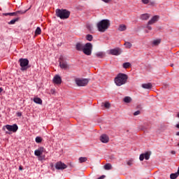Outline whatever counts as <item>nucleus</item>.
<instances>
[{
  "instance_id": "obj_1",
  "label": "nucleus",
  "mask_w": 179,
  "mask_h": 179,
  "mask_svg": "<svg viewBox=\"0 0 179 179\" xmlns=\"http://www.w3.org/2000/svg\"><path fill=\"white\" fill-rule=\"evenodd\" d=\"M128 80V75L122 73H120L115 78V83L116 86H122L125 85Z\"/></svg>"
},
{
  "instance_id": "obj_2",
  "label": "nucleus",
  "mask_w": 179,
  "mask_h": 179,
  "mask_svg": "<svg viewBox=\"0 0 179 179\" xmlns=\"http://www.w3.org/2000/svg\"><path fill=\"white\" fill-rule=\"evenodd\" d=\"M55 13L57 17H59V19H62L63 20H64V19H69V16H71V11L63 8L56 9Z\"/></svg>"
},
{
  "instance_id": "obj_3",
  "label": "nucleus",
  "mask_w": 179,
  "mask_h": 179,
  "mask_svg": "<svg viewBox=\"0 0 179 179\" xmlns=\"http://www.w3.org/2000/svg\"><path fill=\"white\" fill-rule=\"evenodd\" d=\"M99 31L104 33L110 27V21L108 20H102L97 23Z\"/></svg>"
},
{
  "instance_id": "obj_4",
  "label": "nucleus",
  "mask_w": 179,
  "mask_h": 179,
  "mask_svg": "<svg viewBox=\"0 0 179 179\" xmlns=\"http://www.w3.org/2000/svg\"><path fill=\"white\" fill-rule=\"evenodd\" d=\"M18 62L20 66H21L20 71L22 72L27 71L29 68H31V66L29 64V59L20 58Z\"/></svg>"
},
{
  "instance_id": "obj_5",
  "label": "nucleus",
  "mask_w": 179,
  "mask_h": 179,
  "mask_svg": "<svg viewBox=\"0 0 179 179\" xmlns=\"http://www.w3.org/2000/svg\"><path fill=\"white\" fill-rule=\"evenodd\" d=\"M92 51H93V44L92 43H87L84 45L83 52L85 55H92Z\"/></svg>"
},
{
  "instance_id": "obj_6",
  "label": "nucleus",
  "mask_w": 179,
  "mask_h": 179,
  "mask_svg": "<svg viewBox=\"0 0 179 179\" xmlns=\"http://www.w3.org/2000/svg\"><path fill=\"white\" fill-rule=\"evenodd\" d=\"M59 66L62 69H68V63L66 62V59L62 56H61L59 59Z\"/></svg>"
},
{
  "instance_id": "obj_7",
  "label": "nucleus",
  "mask_w": 179,
  "mask_h": 179,
  "mask_svg": "<svg viewBox=\"0 0 179 179\" xmlns=\"http://www.w3.org/2000/svg\"><path fill=\"white\" fill-rule=\"evenodd\" d=\"M76 83L78 86H87V83H89V79H76Z\"/></svg>"
},
{
  "instance_id": "obj_8",
  "label": "nucleus",
  "mask_w": 179,
  "mask_h": 179,
  "mask_svg": "<svg viewBox=\"0 0 179 179\" xmlns=\"http://www.w3.org/2000/svg\"><path fill=\"white\" fill-rule=\"evenodd\" d=\"M5 127L10 132H17V129H19V127H17V124H14L13 125L7 124L5 126Z\"/></svg>"
},
{
  "instance_id": "obj_9",
  "label": "nucleus",
  "mask_w": 179,
  "mask_h": 179,
  "mask_svg": "<svg viewBox=\"0 0 179 179\" xmlns=\"http://www.w3.org/2000/svg\"><path fill=\"white\" fill-rule=\"evenodd\" d=\"M44 150H45V149H44V147H40L39 148L35 150L34 155L35 156H38V157H39V160H43V158L44 157L41 158V155H43Z\"/></svg>"
},
{
  "instance_id": "obj_10",
  "label": "nucleus",
  "mask_w": 179,
  "mask_h": 179,
  "mask_svg": "<svg viewBox=\"0 0 179 179\" xmlns=\"http://www.w3.org/2000/svg\"><path fill=\"white\" fill-rule=\"evenodd\" d=\"M121 52H122V50H121V48H114V49H111L110 51H109V54L110 55H121Z\"/></svg>"
},
{
  "instance_id": "obj_11",
  "label": "nucleus",
  "mask_w": 179,
  "mask_h": 179,
  "mask_svg": "<svg viewBox=\"0 0 179 179\" xmlns=\"http://www.w3.org/2000/svg\"><path fill=\"white\" fill-rule=\"evenodd\" d=\"M68 166L66 164H64L62 162H57L55 164V169L57 170H65Z\"/></svg>"
},
{
  "instance_id": "obj_12",
  "label": "nucleus",
  "mask_w": 179,
  "mask_h": 179,
  "mask_svg": "<svg viewBox=\"0 0 179 179\" xmlns=\"http://www.w3.org/2000/svg\"><path fill=\"white\" fill-rule=\"evenodd\" d=\"M139 159L141 162H143V160H149L150 159V152H146L145 153L141 154Z\"/></svg>"
},
{
  "instance_id": "obj_13",
  "label": "nucleus",
  "mask_w": 179,
  "mask_h": 179,
  "mask_svg": "<svg viewBox=\"0 0 179 179\" xmlns=\"http://www.w3.org/2000/svg\"><path fill=\"white\" fill-rule=\"evenodd\" d=\"M100 141L101 142H102V143H108L110 138L108 137V136H107V134H102L100 136Z\"/></svg>"
},
{
  "instance_id": "obj_14",
  "label": "nucleus",
  "mask_w": 179,
  "mask_h": 179,
  "mask_svg": "<svg viewBox=\"0 0 179 179\" xmlns=\"http://www.w3.org/2000/svg\"><path fill=\"white\" fill-rule=\"evenodd\" d=\"M53 83H55V85H61L62 83V78H61V76L59 75H56L53 78Z\"/></svg>"
},
{
  "instance_id": "obj_15",
  "label": "nucleus",
  "mask_w": 179,
  "mask_h": 179,
  "mask_svg": "<svg viewBox=\"0 0 179 179\" xmlns=\"http://www.w3.org/2000/svg\"><path fill=\"white\" fill-rule=\"evenodd\" d=\"M159 15H155L152 17L150 20L148 21V24H154L159 20Z\"/></svg>"
},
{
  "instance_id": "obj_16",
  "label": "nucleus",
  "mask_w": 179,
  "mask_h": 179,
  "mask_svg": "<svg viewBox=\"0 0 179 179\" xmlns=\"http://www.w3.org/2000/svg\"><path fill=\"white\" fill-rule=\"evenodd\" d=\"M85 47V45H83L82 43L78 42L76 44V50L77 51H83V48Z\"/></svg>"
},
{
  "instance_id": "obj_17",
  "label": "nucleus",
  "mask_w": 179,
  "mask_h": 179,
  "mask_svg": "<svg viewBox=\"0 0 179 179\" xmlns=\"http://www.w3.org/2000/svg\"><path fill=\"white\" fill-rule=\"evenodd\" d=\"M141 87H143V89H146L148 90H150V89H152L153 87V85H152V83H144V84H142Z\"/></svg>"
},
{
  "instance_id": "obj_18",
  "label": "nucleus",
  "mask_w": 179,
  "mask_h": 179,
  "mask_svg": "<svg viewBox=\"0 0 179 179\" xmlns=\"http://www.w3.org/2000/svg\"><path fill=\"white\" fill-rule=\"evenodd\" d=\"M150 17V14L145 13L141 15V20H148Z\"/></svg>"
},
{
  "instance_id": "obj_19",
  "label": "nucleus",
  "mask_w": 179,
  "mask_h": 179,
  "mask_svg": "<svg viewBox=\"0 0 179 179\" xmlns=\"http://www.w3.org/2000/svg\"><path fill=\"white\" fill-rule=\"evenodd\" d=\"M125 30H127V25L124 24L119 25V27H118L119 31H125Z\"/></svg>"
},
{
  "instance_id": "obj_20",
  "label": "nucleus",
  "mask_w": 179,
  "mask_h": 179,
  "mask_svg": "<svg viewBox=\"0 0 179 179\" xmlns=\"http://www.w3.org/2000/svg\"><path fill=\"white\" fill-rule=\"evenodd\" d=\"M34 101L36 104H43V100H41V99L38 97L34 98Z\"/></svg>"
},
{
  "instance_id": "obj_21",
  "label": "nucleus",
  "mask_w": 179,
  "mask_h": 179,
  "mask_svg": "<svg viewBox=\"0 0 179 179\" xmlns=\"http://www.w3.org/2000/svg\"><path fill=\"white\" fill-rule=\"evenodd\" d=\"M103 169L105 170H111V169H113V166L111 165V164L108 163L103 166Z\"/></svg>"
},
{
  "instance_id": "obj_22",
  "label": "nucleus",
  "mask_w": 179,
  "mask_h": 179,
  "mask_svg": "<svg viewBox=\"0 0 179 179\" xmlns=\"http://www.w3.org/2000/svg\"><path fill=\"white\" fill-rule=\"evenodd\" d=\"M79 163H85V162H87V157H81L79 158Z\"/></svg>"
},
{
  "instance_id": "obj_23",
  "label": "nucleus",
  "mask_w": 179,
  "mask_h": 179,
  "mask_svg": "<svg viewBox=\"0 0 179 179\" xmlns=\"http://www.w3.org/2000/svg\"><path fill=\"white\" fill-rule=\"evenodd\" d=\"M4 16H16L17 14V13H16V11L15 12H14V13H3V14Z\"/></svg>"
},
{
  "instance_id": "obj_24",
  "label": "nucleus",
  "mask_w": 179,
  "mask_h": 179,
  "mask_svg": "<svg viewBox=\"0 0 179 179\" xmlns=\"http://www.w3.org/2000/svg\"><path fill=\"white\" fill-rule=\"evenodd\" d=\"M40 34H41V28H40V27H38L35 30V36H38Z\"/></svg>"
},
{
  "instance_id": "obj_25",
  "label": "nucleus",
  "mask_w": 179,
  "mask_h": 179,
  "mask_svg": "<svg viewBox=\"0 0 179 179\" xmlns=\"http://www.w3.org/2000/svg\"><path fill=\"white\" fill-rule=\"evenodd\" d=\"M160 43H162L161 39H156V40L152 41L153 45H159V44H160Z\"/></svg>"
},
{
  "instance_id": "obj_26",
  "label": "nucleus",
  "mask_w": 179,
  "mask_h": 179,
  "mask_svg": "<svg viewBox=\"0 0 179 179\" xmlns=\"http://www.w3.org/2000/svg\"><path fill=\"white\" fill-rule=\"evenodd\" d=\"M123 101H124V103H131V101H132V99L129 96H125Z\"/></svg>"
},
{
  "instance_id": "obj_27",
  "label": "nucleus",
  "mask_w": 179,
  "mask_h": 179,
  "mask_svg": "<svg viewBox=\"0 0 179 179\" xmlns=\"http://www.w3.org/2000/svg\"><path fill=\"white\" fill-rule=\"evenodd\" d=\"M179 174L176 172L175 173H171L170 175V178L171 179H176L178 177Z\"/></svg>"
},
{
  "instance_id": "obj_28",
  "label": "nucleus",
  "mask_w": 179,
  "mask_h": 179,
  "mask_svg": "<svg viewBox=\"0 0 179 179\" xmlns=\"http://www.w3.org/2000/svg\"><path fill=\"white\" fill-rule=\"evenodd\" d=\"M16 22H19V17H16L13 20H11L10 22H8V24H15Z\"/></svg>"
},
{
  "instance_id": "obj_29",
  "label": "nucleus",
  "mask_w": 179,
  "mask_h": 179,
  "mask_svg": "<svg viewBox=\"0 0 179 179\" xmlns=\"http://www.w3.org/2000/svg\"><path fill=\"white\" fill-rule=\"evenodd\" d=\"M86 27L87 29V30H89V31H90V33H92L93 31V26L90 24H87Z\"/></svg>"
},
{
  "instance_id": "obj_30",
  "label": "nucleus",
  "mask_w": 179,
  "mask_h": 179,
  "mask_svg": "<svg viewBox=\"0 0 179 179\" xmlns=\"http://www.w3.org/2000/svg\"><path fill=\"white\" fill-rule=\"evenodd\" d=\"M124 45H125L126 48H131L132 47V43L131 42H125Z\"/></svg>"
},
{
  "instance_id": "obj_31",
  "label": "nucleus",
  "mask_w": 179,
  "mask_h": 179,
  "mask_svg": "<svg viewBox=\"0 0 179 179\" xmlns=\"http://www.w3.org/2000/svg\"><path fill=\"white\" fill-rule=\"evenodd\" d=\"M129 66H131V63H129V62H125L123 64V68L124 69H128V68H129Z\"/></svg>"
},
{
  "instance_id": "obj_32",
  "label": "nucleus",
  "mask_w": 179,
  "mask_h": 179,
  "mask_svg": "<svg viewBox=\"0 0 179 179\" xmlns=\"http://www.w3.org/2000/svg\"><path fill=\"white\" fill-rule=\"evenodd\" d=\"M96 56L98 58H103V57H104V53H103V52H99L96 53Z\"/></svg>"
},
{
  "instance_id": "obj_33",
  "label": "nucleus",
  "mask_w": 179,
  "mask_h": 179,
  "mask_svg": "<svg viewBox=\"0 0 179 179\" xmlns=\"http://www.w3.org/2000/svg\"><path fill=\"white\" fill-rule=\"evenodd\" d=\"M35 141H36V143H41V142H43V138L40 136H37L35 138Z\"/></svg>"
},
{
  "instance_id": "obj_34",
  "label": "nucleus",
  "mask_w": 179,
  "mask_h": 179,
  "mask_svg": "<svg viewBox=\"0 0 179 179\" xmlns=\"http://www.w3.org/2000/svg\"><path fill=\"white\" fill-rule=\"evenodd\" d=\"M86 40H87V41H92L93 40V36L90 34L86 35Z\"/></svg>"
},
{
  "instance_id": "obj_35",
  "label": "nucleus",
  "mask_w": 179,
  "mask_h": 179,
  "mask_svg": "<svg viewBox=\"0 0 179 179\" xmlns=\"http://www.w3.org/2000/svg\"><path fill=\"white\" fill-rule=\"evenodd\" d=\"M26 12H27V10H25L24 11H23V10H17V11H16V13H17V15H23V14H24V13H26Z\"/></svg>"
},
{
  "instance_id": "obj_36",
  "label": "nucleus",
  "mask_w": 179,
  "mask_h": 179,
  "mask_svg": "<svg viewBox=\"0 0 179 179\" xmlns=\"http://www.w3.org/2000/svg\"><path fill=\"white\" fill-rule=\"evenodd\" d=\"M104 107H105V108H110V103L106 102V103H104Z\"/></svg>"
},
{
  "instance_id": "obj_37",
  "label": "nucleus",
  "mask_w": 179,
  "mask_h": 179,
  "mask_svg": "<svg viewBox=\"0 0 179 179\" xmlns=\"http://www.w3.org/2000/svg\"><path fill=\"white\" fill-rule=\"evenodd\" d=\"M139 114H141V110H137L134 113V115H135V116L139 115Z\"/></svg>"
},
{
  "instance_id": "obj_38",
  "label": "nucleus",
  "mask_w": 179,
  "mask_h": 179,
  "mask_svg": "<svg viewBox=\"0 0 179 179\" xmlns=\"http://www.w3.org/2000/svg\"><path fill=\"white\" fill-rule=\"evenodd\" d=\"M143 3H144L145 5H148V3H149V0H141Z\"/></svg>"
},
{
  "instance_id": "obj_39",
  "label": "nucleus",
  "mask_w": 179,
  "mask_h": 179,
  "mask_svg": "<svg viewBox=\"0 0 179 179\" xmlns=\"http://www.w3.org/2000/svg\"><path fill=\"white\" fill-rule=\"evenodd\" d=\"M140 129L141 131H146V129H148L146 127H145L144 126H141L140 127Z\"/></svg>"
},
{
  "instance_id": "obj_40",
  "label": "nucleus",
  "mask_w": 179,
  "mask_h": 179,
  "mask_svg": "<svg viewBox=\"0 0 179 179\" xmlns=\"http://www.w3.org/2000/svg\"><path fill=\"white\" fill-rule=\"evenodd\" d=\"M17 117H22V113L17 112Z\"/></svg>"
},
{
  "instance_id": "obj_41",
  "label": "nucleus",
  "mask_w": 179,
  "mask_h": 179,
  "mask_svg": "<svg viewBox=\"0 0 179 179\" xmlns=\"http://www.w3.org/2000/svg\"><path fill=\"white\" fill-rule=\"evenodd\" d=\"M103 2H105L106 3H108V2L111 1V0H102Z\"/></svg>"
},
{
  "instance_id": "obj_42",
  "label": "nucleus",
  "mask_w": 179,
  "mask_h": 179,
  "mask_svg": "<svg viewBox=\"0 0 179 179\" xmlns=\"http://www.w3.org/2000/svg\"><path fill=\"white\" fill-rule=\"evenodd\" d=\"M127 165L132 166V162H131V161L127 162Z\"/></svg>"
},
{
  "instance_id": "obj_43",
  "label": "nucleus",
  "mask_w": 179,
  "mask_h": 179,
  "mask_svg": "<svg viewBox=\"0 0 179 179\" xmlns=\"http://www.w3.org/2000/svg\"><path fill=\"white\" fill-rule=\"evenodd\" d=\"M110 159H111V160H114V159H115V157H114V155H110Z\"/></svg>"
},
{
  "instance_id": "obj_44",
  "label": "nucleus",
  "mask_w": 179,
  "mask_h": 179,
  "mask_svg": "<svg viewBox=\"0 0 179 179\" xmlns=\"http://www.w3.org/2000/svg\"><path fill=\"white\" fill-rule=\"evenodd\" d=\"M150 24H148L147 26V29H148V30H152V27L149 26Z\"/></svg>"
},
{
  "instance_id": "obj_45",
  "label": "nucleus",
  "mask_w": 179,
  "mask_h": 179,
  "mask_svg": "<svg viewBox=\"0 0 179 179\" xmlns=\"http://www.w3.org/2000/svg\"><path fill=\"white\" fill-rule=\"evenodd\" d=\"M171 155H176V151L172 150V151H171Z\"/></svg>"
},
{
  "instance_id": "obj_46",
  "label": "nucleus",
  "mask_w": 179,
  "mask_h": 179,
  "mask_svg": "<svg viewBox=\"0 0 179 179\" xmlns=\"http://www.w3.org/2000/svg\"><path fill=\"white\" fill-rule=\"evenodd\" d=\"M19 170H20V171L23 170V167L22 166H19Z\"/></svg>"
},
{
  "instance_id": "obj_47",
  "label": "nucleus",
  "mask_w": 179,
  "mask_h": 179,
  "mask_svg": "<svg viewBox=\"0 0 179 179\" xmlns=\"http://www.w3.org/2000/svg\"><path fill=\"white\" fill-rule=\"evenodd\" d=\"M3 91V89H2V87H0V93H2Z\"/></svg>"
},
{
  "instance_id": "obj_48",
  "label": "nucleus",
  "mask_w": 179,
  "mask_h": 179,
  "mask_svg": "<svg viewBox=\"0 0 179 179\" xmlns=\"http://www.w3.org/2000/svg\"><path fill=\"white\" fill-rule=\"evenodd\" d=\"M176 136H179V131L176 132Z\"/></svg>"
},
{
  "instance_id": "obj_49",
  "label": "nucleus",
  "mask_w": 179,
  "mask_h": 179,
  "mask_svg": "<svg viewBox=\"0 0 179 179\" xmlns=\"http://www.w3.org/2000/svg\"><path fill=\"white\" fill-rule=\"evenodd\" d=\"M6 134H8V135H10V132L6 131Z\"/></svg>"
},
{
  "instance_id": "obj_50",
  "label": "nucleus",
  "mask_w": 179,
  "mask_h": 179,
  "mask_svg": "<svg viewBox=\"0 0 179 179\" xmlns=\"http://www.w3.org/2000/svg\"><path fill=\"white\" fill-rule=\"evenodd\" d=\"M171 66H174V64H171Z\"/></svg>"
},
{
  "instance_id": "obj_51",
  "label": "nucleus",
  "mask_w": 179,
  "mask_h": 179,
  "mask_svg": "<svg viewBox=\"0 0 179 179\" xmlns=\"http://www.w3.org/2000/svg\"><path fill=\"white\" fill-rule=\"evenodd\" d=\"M30 9V8L29 9H27V10H29Z\"/></svg>"
},
{
  "instance_id": "obj_52",
  "label": "nucleus",
  "mask_w": 179,
  "mask_h": 179,
  "mask_svg": "<svg viewBox=\"0 0 179 179\" xmlns=\"http://www.w3.org/2000/svg\"><path fill=\"white\" fill-rule=\"evenodd\" d=\"M52 167H54V165L52 164Z\"/></svg>"
},
{
  "instance_id": "obj_53",
  "label": "nucleus",
  "mask_w": 179,
  "mask_h": 179,
  "mask_svg": "<svg viewBox=\"0 0 179 179\" xmlns=\"http://www.w3.org/2000/svg\"><path fill=\"white\" fill-rule=\"evenodd\" d=\"M178 146H179V143H178Z\"/></svg>"
}]
</instances>
